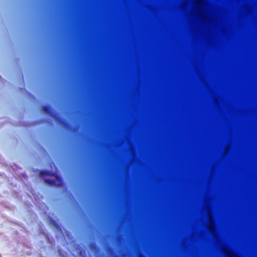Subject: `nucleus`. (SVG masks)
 <instances>
[{"label":"nucleus","mask_w":257,"mask_h":257,"mask_svg":"<svg viewBox=\"0 0 257 257\" xmlns=\"http://www.w3.org/2000/svg\"><path fill=\"white\" fill-rule=\"evenodd\" d=\"M42 110L44 112H45L46 113L49 114V115L55 117L58 120H59L62 122H64V121L62 120L61 119L59 118L58 117H57L54 113L53 109L51 108V107L49 105H44L42 107Z\"/></svg>","instance_id":"obj_1"},{"label":"nucleus","mask_w":257,"mask_h":257,"mask_svg":"<svg viewBox=\"0 0 257 257\" xmlns=\"http://www.w3.org/2000/svg\"><path fill=\"white\" fill-rule=\"evenodd\" d=\"M44 181L46 183L52 186H55L56 185V182L54 180L50 179H45Z\"/></svg>","instance_id":"obj_2"},{"label":"nucleus","mask_w":257,"mask_h":257,"mask_svg":"<svg viewBox=\"0 0 257 257\" xmlns=\"http://www.w3.org/2000/svg\"><path fill=\"white\" fill-rule=\"evenodd\" d=\"M50 172L47 170H42L40 171V174L42 177L46 176L49 175Z\"/></svg>","instance_id":"obj_3"},{"label":"nucleus","mask_w":257,"mask_h":257,"mask_svg":"<svg viewBox=\"0 0 257 257\" xmlns=\"http://www.w3.org/2000/svg\"><path fill=\"white\" fill-rule=\"evenodd\" d=\"M56 179L60 182V184L59 186H61V184L62 183V178L60 176H57Z\"/></svg>","instance_id":"obj_4"}]
</instances>
